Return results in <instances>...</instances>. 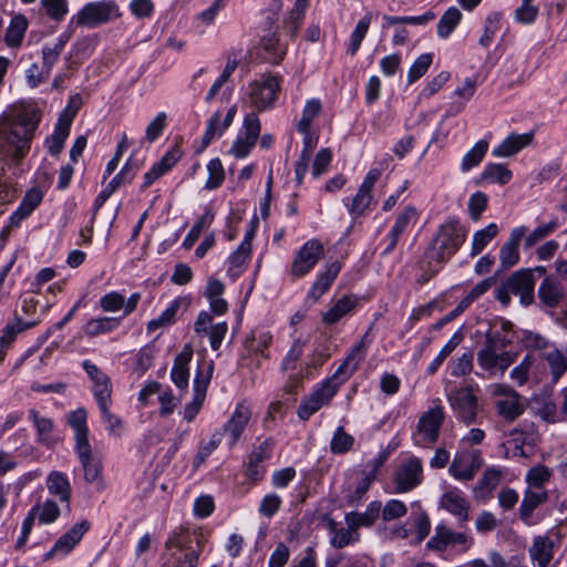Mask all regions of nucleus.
<instances>
[{
  "label": "nucleus",
  "mask_w": 567,
  "mask_h": 567,
  "mask_svg": "<svg viewBox=\"0 0 567 567\" xmlns=\"http://www.w3.org/2000/svg\"><path fill=\"white\" fill-rule=\"evenodd\" d=\"M60 513L56 502L53 499H47L42 505H40L37 517L40 524H51L59 518Z\"/></svg>",
  "instance_id": "obj_63"
},
{
  "label": "nucleus",
  "mask_w": 567,
  "mask_h": 567,
  "mask_svg": "<svg viewBox=\"0 0 567 567\" xmlns=\"http://www.w3.org/2000/svg\"><path fill=\"white\" fill-rule=\"evenodd\" d=\"M140 166L137 162H134L132 156L126 161L122 169L110 181L104 189L95 197L93 204V216L91 224L94 223L95 216L99 209L104 203L112 196V194L123 184L131 183L135 177Z\"/></svg>",
  "instance_id": "obj_13"
},
{
  "label": "nucleus",
  "mask_w": 567,
  "mask_h": 567,
  "mask_svg": "<svg viewBox=\"0 0 567 567\" xmlns=\"http://www.w3.org/2000/svg\"><path fill=\"white\" fill-rule=\"evenodd\" d=\"M279 91V79L275 75H268L261 81H255L250 85V103L259 112L271 109Z\"/></svg>",
  "instance_id": "obj_10"
},
{
  "label": "nucleus",
  "mask_w": 567,
  "mask_h": 567,
  "mask_svg": "<svg viewBox=\"0 0 567 567\" xmlns=\"http://www.w3.org/2000/svg\"><path fill=\"white\" fill-rule=\"evenodd\" d=\"M274 337L270 331L254 330L244 342L245 353L241 355L243 364L250 370H257L261 367V360H269Z\"/></svg>",
  "instance_id": "obj_6"
},
{
  "label": "nucleus",
  "mask_w": 567,
  "mask_h": 567,
  "mask_svg": "<svg viewBox=\"0 0 567 567\" xmlns=\"http://www.w3.org/2000/svg\"><path fill=\"white\" fill-rule=\"evenodd\" d=\"M342 264L338 260L328 266L324 272L320 274L310 290L308 291L307 299L317 302L328 290L331 288L333 281L337 279Z\"/></svg>",
  "instance_id": "obj_26"
},
{
  "label": "nucleus",
  "mask_w": 567,
  "mask_h": 567,
  "mask_svg": "<svg viewBox=\"0 0 567 567\" xmlns=\"http://www.w3.org/2000/svg\"><path fill=\"white\" fill-rule=\"evenodd\" d=\"M193 348L185 344L182 351L175 357L171 371V379L178 389H187L189 380L188 364L193 358Z\"/></svg>",
  "instance_id": "obj_24"
},
{
  "label": "nucleus",
  "mask_w": 567,
  "mask_h": 567,
  "mask_svg": "<svg viewBox=\"0 0 567 567\" xmlns=\"http://www.w3.org/2000/svg\"><path fill=\"white\" fill-rule=\"evenodd\" d=\"M488 151V143L480 140L464 156L461 163L462 172H468L481 164Z\"/></svg>",
  "instance_id": "obj_46"
},
{
  "label": "nucleus",
  "mask_w": 567,
  "mask_h": 567,
  "mask_svg": "<svg viewBox=\"0 0 567 567\" xmlns=\"http://www.w3.org/2000/svg\"><path fill=\"white\" fill-rule=\"evenodd\" d=\"M447 401L457 420L472 424L477 415V396L470 386L453 390L447 395Z\"/></svg>",
  "instance_id": "obj_8"
},
{
  "label": "nucleus",
  "mask_w": 567,
  "mask_h": 567,
  "mask_svg": "<svg viewBox=\"0 0 567 567\" xmlns=\"http://www.w3.org/2000/svg\"><path fill=\"white\" fill-rule=\"evenodd\" d=\"M274 447V439L267 437L249 454L246 475L250 481L259 482L264 478L266 468L261 463L271 457Z\"/></svg>",
  "instance_id": "obj_17"
},
{
  "label": "nucleus",
  "mask_w": 567,
  "mask_h": 567,
  "mask_svg": "<svg viewBox=\"0 0 567 567\" xmlns=\"http://www.w3.org/2000/svg\"><path fill=\"white\" fill-rule=\"evenodd\" d=\"M435 13L431 10L426 11L421 16H404V17H395V16H383V20L385 23L383 28L395 25V24H411V25H425L432 20L435 19Z\"/></svg>",
  "instance_id": "obj_47"
},
{
  "label": "nucleus",
  "mask_w": 567,
  "mask_h": 567,
  "mask_svg": "<svg viewBox=\"0 0 567 567\" xmlns=\"http://www.w3.org/2000/svg\"><path fill=\"white\" fill-rule=\"evenodd\" d=\"M336 395V390L321 383L298 408V416L302 421L309 420L323 405L329 404Z\"/></svg>",
  "instance_id": "obj_19"
},
{
  "label": "nucleus",
  "mask_w": 567,
  "mask_h": 567,
  "mask_svg": "<svg viewBox=\"0 0 567 567\" xmlns=\"http://www.w3.org/2000/svg\"><path fill=\"white\" fill-rule=\"evenodd\" d=\"M214 365L210 363L207 368V371L204 372L200 368L197 369L195 379H194V395L193 400L187 403L184 408V419L187 422H192L195 420L197 414L199 413L204 401L206 399V393L208 385L210 383V379L213 375Z\"/></svg>",
  "instance_id": "obj_14"
},
{
  "label": "nucleus",
  "mask_w": 567,
  "mask_h": 567,
  "mask_svg": "<svg viewBox=\"0 0 567 567\" xmlns=\"http://www.w3.org/2000/svg\"><path fill=\"white\" fill-rule=\"evenodd\" d=\"M548 501V493L545 489L527 488L519 506V517L525 524L530 523L534 511Z\"/></svg>",
  "instance_id": "obj_34"
},
{
  "label": "nucleus",
  "mask_w": 567,
  "mask_h": 567,
  "mask_svg": "<svg viewBox=\"0 0 567 567\" xmlns=\"http://www.w3.org/2000/svg\"><path fill=\"white\" fill-rule=\"evenodd\" d=\"M512 439L508 444L513 445L515 454L527 457L529 452L525 451V446L530 450L537 444L538 434L533 422L524 421L517 427L511 431Z\"/></svg>",
  "instance_id": "obj_20"
},
{
  "label": "nucleus",
  "mask_w": 567,
  "mask_h": 567,
  "mask_svg": "<svg viewBox=\"0 0 567 567\" xmlns=\"http://www.w3.org/2000/svg\"><path fill=\"white\" fill-rule=\"evenodd\" d=\"M497 406L498 413L509 421L515 420L524 412L523 405L516 399L501 400Z\"/></svg>",
  "instance_id": "obj_64"
},
{
  "label": "nucleus",
  "mask_w": 567,
  "mask_h": 567,
  "mask_svg": "<svg viewBox=\"0 0 567 567\" xmlns=\"http://www.w3.org/2000/svg\"><path fill=\"white\" fill-rule=\"evenodd\" d=\"M536 360L535 353L528 352L523 361L511 371V378L516 381L518 385L525 384L528 381L529 370Z\"/></svg>",
  "instance_id": "obj_59"
},
{
  "label": "nucleus",
  "mask_w": 567,
  "mask_h": 567,
  "mask_svg": "<svg viewBox=\"0 0 567 567\" xmlns=\"http://www.w3.org/2000/svg\"><path fill=\"white\" fill-rule=\"evenodd\" d=\"M223 439V433H219L218 430H216L208 442L202 443L199 445L198 452L195 455L193 465L194 467H199L207 457L220 445Z\"/></svg>",
  "instance_id": "obj_56"
},
{
  "label": "nucleus",
  "mask_w": 567,
  "mask_h": 567,
  "mask_svg": "<svg viewBox=\"0 0 567 567\" xmlns=\"http://www.w3.org/2000/svg\"><path fill=\"white\" fill-rule=\"evenodd\" d=\"M354 444V437L346 432L343 426H338L330 442V451L333 454H344Z\"/></svg>",
  "instance_id": "obj_51"
},
{
  "label": "nucleus",
  "mask_w": 567,
  "mask_h": 567,
  "mask_svg": "<svg viewBox=\"0 0 567 567\" xmlns=\"http://www.w3.org/2000/svg\"><path fill=\"white\" fill-rule=\"evenodd\" d=\"M321 109V102L318 99L309 100L306 103L301 118L297 125L299 133L303 135H308L310 133L312 121L320 114Z\"/></svg>",
  "instance_id": "obj_45"
},
{
  "label": "nucleus",
  "mask_w": 567,
  "mask_h": 567,
  "mask_svg": "<svg viewBox=\"0 0 567 567\" xmlns=\"http://www.w3.org/2000/svg\"><path fill=\"white\" fill-rule=\"evenodd\" d=\"M208 542L202 527L182 525L165 542V553L159 567H198L200 555Z\"/></svg>",
  "instance_id": "obj_1"
},
{
  "label": "nucleus",
  "mask_w": 567,
  "mask_h": 567,
  "mask_svg": "<svg viewBox=\"0 0 567 567\" xmlns=\"http://www.w3.org/2000/svg\"><path fill=\"white\" fill-rule=\"evenodd\" d=\"M539 357L548 362L553 380L558 381L567 370V358L563 351L551 346L548 351L542 352Z\"/></svg>",
  "instance_id": "obj_38"
},
{
  "label": "nucleus",
  "mask_w": 567,
  "mask_h": 567,
  "mask_svg": "<svg viewBox=\"0 0 567 567\" xmlns=\"http://www.w3.org/2000/svg\"><path fill=\"white\" fill-rule=\"evenodd\" d=\"M40 121L37 109H23L16 114L7 136L9 164L19 165L27 156Z\"/></svg>",
  "instance_id": "obj_2"
},
{
  "label": "nucleus",
  "mask_w": 567,
  "mask_h": 567,
  "mask_svg": "<svg viewBox=\"0 0 567 567\" xmlns=\"http://www.w3.org/2000/svg\"><path fill=\"white\" fill-rule=\"evenodd\" d=\"M227 128H223L221 113L216 111L207 121L205 133L202 137V145L196 150V153H202L206 150L216 136H221Z\"/></svg>",
  "instance_id": "obj_42"
},
{
  "label": "nucleus",
  "mask_w": 567,
  "mask_h": 567,
  "mask_svg": "<svg viewBox=\"0 0 567 567\" xmlns=\"http://www.w3.org/2000/svg\"><path fill=\"white\" fill-rule=\"evenodd\" d=\"M516 333L489 330L484 346L477 352L478 365L491 373H504L517 359V352L505 350L511 346Z\"/></svg>",
  "instance_id": "obj_3"
},
{
  "label": "nucleus",
  "mask_w": 567,
  "mask_h": 567,
  "mask_svg": "<svg viewBox=\"0 0 567 567\" xmlns=\"http://www.w3.org/2000/svg\"><path fill=\"white\" fill-rule=\"evenodd\" d=\"M29 420L32 421L37 431V442L47 446L53 447L56 440L53 437L54 422L50 417L40 415L35 409L29 410Z\"/></svg>",
  "instance_id": "obj_28"
},
{
  "label": "nucleus",
  "mask_w": 567,
  "mask_h": 567,
  "mask_svg": "<svg viewBox=\"0 0 567 567\" xmlns=\"http://www.w3.org/2000/svg\"><path fill=\"white\" fill-rule=\"evenodd\" d=\"M306 12V3H302V0H296V3L291 11L289 12L288 18L284 21V31L293 40L299 32L300 27L305 20Z\"/></svg>",
  "instance_id": "obj_39"
},
{
  "label": "nucleus",
  "mask_w": 567,
  "mask_h": 567,
  "mask_svg": "<svg viewBox=\"0 0 567 567\" xmlns=\"http://www.w3.org/2000/svg\"><path fill=\"white\" fill-rule=\"evenodd\" d=\"M371 21H372V13L368 12L364 14L363 18H361L359 20L354 30L352 31V33L350 35V40H349V45L347 49V52L351 56H354L358 53V51L361 47V43L369 31Z\"/></svg>",
  "instance_id": "obj_41"
},
{
  "label": "nucleus",
  "mask_w": 567,
  "mask_h": 567,
  "mask_svg": "<svg viewBox=\"0 0 567 567\" xmlns=\"http://www.w3.org/2000/svg\"><path fill=\"white\" fill-rule=\"evenodd\" d=\"M66 423L74 431L75 446H83L90 444L89 442V427H87V412L84 408H79L66 414Z\"/></svg>",
  "instance_id": "obj_30"
},
{
  "label": "nucleus",
  "mask_w": 567,
  "mask_h": 567,
  "mask_svg": "<svg viewBox=\"0 0 567 567\" xmlns=\"http://www.w3.org/2000/svg\"><path fill=\"white\" fill-rule=\"evenodd\" d=\"M533 140V131L524 134L512 133L497 147L493 150L492 154L497 157L513 156L526 146L530 145Z\"/></svg>",
  "instance_id": "obj_27"
},
{
  "label": "nucleus",
  "mask_w": 567,
  "mask_h": 567,
  "mask_svg": "<svg viewBox=\"0 0 567 567\" xmlns=\"http://www.w3.org/2000/svg\"><path fill=\"white\" fill-rule=\"evenodd\" d=\"M323 256V245L319 239H310L306 241L298 250L292 265L291 275L295 277H303L309 274Z\"/></svg>",
  "instance_id": "obj_11"
},
{
  "label": "nucleus",
  "mask_w": 567,
  "mask_h": 567,
  "mask_svg": "<svg viewBox=\"0 0 567 567\" xmlns=\"http://www.w3.org/2000/svg\"><path fill=\"white\" fill-rule=\"evenodd\" d=\"M551 471L544 464L532 467L526 475L528 488L544 489L545 483L550 480Z\"/></svg>",
  "instance_id": "obj_52"
},
{
  "label": "nucleus",
  "mask_w": 567,
  "mask_h": 567,
  "mask_svg": "<svg viewBox=\"0 0 567 567\" xmlns=\"http://www.w3.org/2000/svg\"><path fill=\"white\" fill-rule=\"evenodd\" d=\"M501 19L502 14L499 12H492L486 17L484 32L478 40L482 47L487 48L492 43L496 32L501 28Z\"/></svg>",
  "instance_id": "obj_57"
},
{
  "label": "nucleus",
  "mask_w": 567,
  "mask_h": 567,
  "mask_svg": "<svg viewBox=\"0 0 567 567\" xmlns=\"http://www.w3.org/2000/svg\"><path fill=\"white\" fill-rule=\"evenodd\" d=\"M260 45L268 54L265 59L272 64L280 63L286 55L287 45L280 42L277 30L271 28L261 37Z\"/></svg>",
  "instance_id": "obj_32"
},
{
  "label": "nucleus",
  "mask_w": 567,
  "mask_h": 567,
  "mask_svg": "<svg viewBox=\"0 0 567 567\" xmlns=\"http://www.w3.org/2000/svg\"><path fill=\"white\" fill-rule=\"evenodd\" d=\"M564 298L565 289L563 284L553 276L545 277L538 287L540 303L546 308H557Z\"/></svg>",
  "instance_id": "obj_23"
},
{
  "label": "nucleus",
  "mask_w": 567,
  "mask_h": 567,
  "mask_svg": "<svg viewBox=\"0 0 567 567\" xmlns=\"http://www.w3.org/2000/svg\"><path fill=\"white\" fill-rule=\"evenodd\" d=\"M462 20V12L456 7L449 8L440 18L437 23V34L446 39L455 30Z\"/></svg>",
  "instance_id": "obj_43"
},
{
  "label": "nucleus",
  "mask_w": 567,
  "mask_h": 567,
  "mask_svg": "<svg viewBox=\"0 0 567 567\" xmlns=\"http://www.w3.org/2000/svg\"><path fill=\"white\" fill-rule=\"evenodd\" d=\"M208 178L205 188L213 190L221 186L225 179V171L219 158H213L207 164Z\"/></svg>",
  "instance_id": "obj_54"
},
{
  "label": "nucleus",
  "mask_w": 567,
  "mask_h": 567,
  "mask_svg": "<svg viewBox=\"0 0 567 567\" xmlns=\"http://www.w3.org/2000/svg\"><path fill=\"white\" fill-rule=\"evenodd\" d=\"M14 322L8 323L1 331L0 341L10 346L14 342L17 336L28 329H31L37 326V321H28L23 322L21 318L14 313Z\"/></svg>",
  "instance_id": "obj_48"
},
{
  "label": "nucleus",
  "mask_w": 567,
  "mask_h": 567,
  "mask_svg": "<svg viewBox=\"0 0 567 567\" xmlns=\"http://www.w3.org/2000/svg\"><path fill=\"white\" fill-rule=\"evenodd\" d=\"M553 550L554 549L543 539V536H537L534 538L529 554L539 567H547L554 557Z\"/></svg>",
  "instance_id": "obj_49"
},
{
  "label": "nucleus",
  "mask_w": 567,
  "mask_h": 567,
  "mask_svg": "<svg viewBox=\"0 0 567 567\" xmlns=\"http://www.w3.org/2000/svg\"><path fill=\"white\" fill-rule=\"evenodd\" d=\"M559 226V223L557 218L551 219L547 224L540 225L536 227L526 238L524 241V248L530 249L534 247L538 241L546 238L547 236L551 235Z\"/></svg>",
  "instance_id": "obj_55"
},
{
  "label": "nucleus",
  "mask_w": 567,
  "mask_h": 567,
  "mask_svg": "<svg viewBox=\"0 0 567 567\" xmlns=\"http://www.w3.org/2000/svg\"><path fill=\"white\" fill-rule=\"evenodd\" d=\"M71 121L72 117L66 121L60 118L58 124L55 125L53 134L47 138L45 143L48 152L52 156H56L62 152L64 147V142L70 133Z\"/></svg>",
  "instance_id": "obj_37"
},
{
  "label": "nucleus",
  "mask_w": 567,
  "mask_h": 567,
  "mask_svg": "<svg viewBox=\"0 0 567 567\" xmlns=\"http://www.w3.org/2000/svg\"><path fill=\"white\" fill-rule=\"evenodd\" d=\"M463 336L460 332H455L452 338L444 344L435 359L429 364L427 373L434 374L446 358L454 351V349L461 343Z\"/></svg>",
  "instance_id": "obj_50"
},
{
  "label": "nucleus",
  "mask_w": 567,
  "mask_h": 567,
  "mask_svg": "<svg viewBox=\"0 0 567 567\" xmlns=\"http://www.w3.org/2000/svg\"><path fill=\"white\" fill-rule=\"evenodd\" d=\"M251 417L250 409L244 403H238L229 420L218 430L227 435L229 447H234L247 427Z\"/></svg>",
  "instance_id": "obj_16"
},
{
  "label": "nucleus",
  "mask_w": 567,
  "mask_h": 567,
  "mask_svg": "<svg viewBox=\"0 0 567 567\" xmlns=\"http://www.w3.org/2000/svg\"><path fill=\"white\" fill-rule=\"evenodd\" d=\"M28 27L29 21L24 14L13 16L4 34L7 47L14 50L21 48Z\"/></svg>",
  "instance_id": "obj_31"
},
{
  "label": "nucleus",
  "mask_w": 567,
  "mask_h": 567,
  "mask_svg": "<svg viewBox=\"0 0 567 567\" xmlns=\"http://www.w3.org/2000/svg\"><path fill=\"white\" fill-rule=\"evenodd\" d=\"M513 178V172L504 164L488 163L480 175V182L506 185Z\"/></svg>",
  "instance_id": "obj_36"
},
{
  "label": "nucleus",
  "mask_w": 567,
  "mask_h": 567,
  "mask_svg": "<svg viewBox=\"0 0 567 567\" xmlns=\"http://www.w3.org/2000/svg\"><path fill=\"white\" fill-rule=\"evenodd\" d=\"M432 62V53H423L416 58L408 72V82L411 84L421 79L427 72Z\"/></svg>",
  "instance_id": "obj_58"
},
{
  "label": "nucleus",
  "mask_w": 567,
  "mask_h": 567,
  "mask_svg": "<svg viewBox=\"0 0 567 567\" xmlns=\"http://www.w3.org/2000/svg\"><path fill=\"white\" fill-rule=\"evenodd\" d=\"M396 493H408L423 482V464L421 458L411 455L395 471L393 477Z\"/></svg>",
  "instance_id": "obj_9"
},
{
  "label": "nucleus",
  "mask_w": 567,
  "mask_h": 567,
  "mask_svg": "<svg viewBox=\"0 0 567 567\" xmlns=\"http://www.w3.org/2000/svg\"><path fill=\"white\" fill-rule=\"evenodd\" d=\"M527 228L525 226L514 228L507 241L501 247L499 260L504 269L515 266L519 261V244L525 237Z\"/></svg>",
  "instance_id": "obj_22"
},
{
  "label": "nucleus",
  "mask_w": 567,
  "mask_h": 567,
  "mask_svg": "<svg viewBox=\"0 0 567 567\" xmlns=\"http://www.w3.org/2000/svg\"><path fill=\"white\" fill-rule=\"evenodd\" d=\"M337 524L333 519L329 522V529L333 533L330 544L333 548L341 549L350 544L357 543L360 538L357 529L348 528L337 529Z\"/></svg>",
  "instance_id": "obj_40"
},
{
  "label": "nucleus",
  "mask_w": 567,
  "mask_h": 567,
  "mask_svg": "<svg viewBox=\"0 0 567 567\" xmlns=\"http://www.w3.org/2000/svg\"><path fill=\"white\" fill-rule=\"evenodd\" d=\"M357 370L358 369H353V365L351 363H349L347 360H343V362L338 367L332 377L328 378L322 383L331 389H334L337 393L340 386L346 381H348Z\"/></svg>",
  "instance_id": "obj_53"
},
{
  "label": "nucleus",
  "mask_w": 567,
  "mask_h": 567,
  "mask_svg": "<svg viewBox=\"0 0 567 567\" xmlns=\"http://www.w3.org/2000/svg\"><path fill=\"white\" fill-rule=\"evenodd\" d=\"M74 449L84 471V480L87 483L100 482L103 466L101 461L93 456L91 444L75 446Z\"/></svg>",
  "instance_id": "obj_25"
},
{
  "label": "nucleus",
  "mask_w": 567,
  "mask_h": 567,
  "mask_svg": "<svg viewBox=\"0 0 567 567\" xmlns=\"http://www.w3.org/2000/svg\"><path fill=\"white\" fill-rule=\"evenodd\" d=\"M382 509V519L385 522L403 517L408 513L406 505L400 499H390Z\"/></svg>",
  "instance_id": "obj_61"
},
{
  "label": "nucleus",
  "mask_w": 567,
  "mask_h": 567,
  "mask_svg": "<svg viewBox=\"0 0 567 567\" xmlns=\"http://www.w3.org/2000/svg\"><path fill=\"white\" fill-rule=\"evenodd\" d=\"M360 298L357 295H344L338 299L328 311L322 313V322L327 326L338 323L341 319L350 316L358 308Z\"/></svg>",
  "instance_id": "obj_21"
},
{
  "label": "nucleus",
  "mask_w": 567,
  "mask_h": 567,
  "mask_svg": "<svg viewBox=\"0 0 567 567\" xmlns=\"http://www.w3.org/2000/svg\"><path fill=\"white\" fill-rule=\"evenodd\" d=\"M440 505L457 518L461 528L468 522L471 506L461 491L452 489L445 492L440 499Z\"/></svg>",
  "instance_id": "obj_18"
},
{
  "label": "nucleus",
  "mask_w": 567,
  "mask_h": 567,
  "mask_svg": "<svg viewBox=\"0 0 567 567\" xmlns=\"http://www.w3.org/2000/svg\"><path fill=\"white\" fill-rule=\"evenodd\" d=\"M382 504L380 501L371 502L365 512H351L346 515V523L352 529L360 527H371L380 516Z\"/></svg>",
  "instance_id": "obj_29"
},
{
  "label": "nucleus",
  "mask_w": 567,
  "mask_h": 567,
  "mask_svg": "<svg viewBox=\"0 0 567 567\" xmlns=\"http://www.w3.org/2000/svg\"><path fill=\"white\" fill-rule=\"evenodd\" d=\"M120 17L114 0H102L86 3L73 18L78 25L90 29L107 23Z\"/></svg>",
  "instance_id": "obj_5"
},
{
  "label": "nucleus",
  "mask_w": 567,
  "mask_h": 567,
  "mask_svg": "<svg viewBox=\"0 0 567 567\" xmlns=\"http://www.w3.org/2000/svg\"><path fill=\"white\" fill-rule=\"evenodd\" d=\"M467 229L456 217L449 218L442 224L432 240L435 260L440 264L449 261L466 240Z\"/></svg>",
  "instance_id": "obj_4"
},
{
  "label": "nucleus",
  "mask_w": 567,
  "mask_h": 567,
  "mask_svg": "<svg viewBox=\"0 0 567 567\" xmlns=\"http://www.w3.org/2000/svg\"><path fill=\"white\" fill-rule=\"evenodd\" d=\"M498 227L491 223L485 228L477 230L473 235L471 256H477L483 249L497 236Z\"/></svg>",
  "instance_id": "obj_44"
},
{
  "label": "nucleus",
  "mask_w": 567,
  "mask_h": 567,
  "mask_svg": "<svg viewBox=\"0 0 567 567\" xmlns=\"http://www.w3.org/2000/svg\"><path fill=\"white\" fill-rule=\"evenodd\" d=\"M535 281L532 268H522L506 278L507 288L513 295L519 296L523 306L534 302Z\"/></svg>",
  "instance_id": "obj_15"
},
{
  "label": "nucleus",
  "mask_w": 567,
  "mask_h": 567,
  "mask_svg": "<svg viewBox=\"0 0 567 567\" xmlns=\"http://www.w3.org/2000/svg\"><path fill=\"white\" fill-rule=\"evenodd\" d=\"M411 518L416 530V542L421 543L429 536L431 530L429 515L424 511H420L419 513H413Z\"/></svg>",
  "instance_id": "obj_62"
},
{
  "label": "nucleus",
  "mask_w": 567,
  "mask_h": 567,
  "mask_svg": "<svg viewBox=\"0 0 567 567\" xmlns=\"http://www.w3.org/2000/svg\"><path fill=\"white\" fill-rule=\"evenodd\" d=\"M123 317H99L90 319L83 327L86 337L94 338L100 334L115 331L122 323Z\"/></svg>",
  "instance_id": "obj_35"
},
{
  "label": "nucleus",
  "mask_w": 567,
  "mask_h": 567,
  "mask_svg": "<svg viewBox=\"0 0 567 567\" xmlns=\"http://www.w3.org/2000/svg\"><path fill=\"white\" fill-rule=\"evenodd\" d=\"M534 0H522L520 7L515 10V19L523 24L533 23L538 17V8L533 4Z\"/></svg>",
  "instance_id": "obj_60"
},
{
  "label": "nucleus",
  "mask_w": 567,
  "mask_h": 567,
  "mask_svg": "<svg viewBox=\"0 0 567 567\" xmlns=\"http://www.w3.org/2000/svg\"><path fill=\"white\" fill-rule=\"evenodd\" d=\"M47 487L51 495L58 497L68 507L70 506L72 488L64 473L52 471L47 477Z\"/></svg>",
  "instance_id": "obj_33"
},
{
  "label": "nucleus",
  "mask_w": 567,
  "mask_h": 567,
  "mask_svg": "<svg viewBox=\"0 0 567 567\" xmlns=\"http://www.w3.org/2000/svg\"><path fill=\"white\" fill-rule=\"evenodd\" d=\"M473 544V538L468 537L464 532H454L445 525L435 527V535L430 538L426 546L430 549L443 551L447 547H458L462 551H466Z\"/></svg>",
  "instance_id": "obj_12"
},
{
  "label": "nucleus",
  "mask_w": 567,
  "mask_h": 567,
  "mask_svg": "<svg viewBox=\"0 0 567 567\" xmlns=\"http://www.w3.org/2000/svg\"><path fill=\"white\" fill-rule=\"evenodd\" d=\"M445 420V413L441 405L429 409L424 412L416 425L414 433L415 442L422 446H430L437 442L440 430Z\"/></svg>",
  "instance_id": "obj_7"
}]
</instances>
